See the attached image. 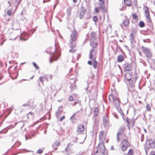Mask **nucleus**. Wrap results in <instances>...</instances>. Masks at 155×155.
Listing matches in <instances>:
<instances>
[{
	"instance_id": "1",
	"label": "nucleus",
	"mask_w": 155,
	"mask_h": 155,
	"mask_svg": "<svg viewBox=\"0 0 155 155\" xmlns=\"http://www.w3.org/2000/svg\"><path fill=\"white\" fill-rule=\"evenodd\" d=\"M59 47V44L55 43L54 48H52L51 47H50L46 50L47 53L51 55L50 59L51 63L54 61L57 60L60 56L59 51L58 50Z\"/></svg>"
},
{
	"instance_id": "2",
	"label": "nucleus",
	"mask_w": 155,
	"mask_h": 155,
	"mask_svg": "<svg viewBox=\"0 0 155 155\" xmlns=\"http://www.w3.org/2000/svg\"><path fill=\"white\" fill-rule=\"evenodd\" d=\"M96 41V39L90 40V46L93 48L90 51L89 58L90 59H92L93 56H94L96 54V51L94 49L96 48L97 45V43Z\"/></svg>"
},
{
	"instance_id": "3",
	"label": "nucleus",
	"mask_w": 155,
	"mask_h": 155,
	"mask_svg": "<svg viewBox=\"0 0 155 155\" xmlns=\"http://www.w3.org/2000/svg\"><path fill=\"white\" fill-rule=\"evenodd\" d=\"M36 31V29H33L29 33L24 32L21 34L20 36V39L21 40L26 41L30 36H31Z\"/></svg>"
},
{
	"instance_id": "4",
	"label": "nucleus",
	"mask_w": 155,
	"mask_h": 155,
	"mask_svg": "<svg viewBox=\"0 0 155 155\" xmlns=\"http://www.w3.org/2000/svg\"><path fill=\"white\" fill-rule=\"evenodd\" d=\"M155 147V142L152 141L151 143L146 144L144 147V149L146 155H147L148 151L149 150L153 149Z\"/></svg>"
},
{
	"instance_id": "5",
	"label": "nucleus",
	"mask_w": 155,
	"mask_h": 155,
	"mask_svg": "<svg viewBox=\"0 0 155 155\" xmlns=\"http://www.w3.org/2000/svg\"><path fill=\"white\" fill-rule=\"evenodd\" d=\"M77 37V32L76 31L74 28L72 31L71 34L70 35V44H72V42H74V43Z\"/></svg>"
},
{
	"instance_id": "6",
	"label": "nucleus",
	"mask_w": 155,
	"mask_h": 155,
	"mask_svg": "<svg viewBox=\"0 0 155 155\" xmlns=\"http://www.w3.org/2000/svg\"><path fill=\"white\" fill-rule=\"evenodd\" d=\"M105 147L103 143H99L97 147V150L95 153H105Z\"/></svg>"
},
{
	"instance_id": "7",
	"label": "nucleus",
	"mask_w": 155,
	"mask_h": 155,
	"mask_svg": "<svg viewBox=\"0 0 155 155\" xmlns=\"http://www.w3.org/2000/svg\"><path fill=\"white\" fill-rule=\"evenodd\" d=\"M141 49L143 53L146 54V56L147 58H150L152 57V54L149 49L143 46H142L141 47Z\"/></svg>"
},
{
	"instance_id": "8",
	"label": "nucleus",
	"mask_w": 155,
	"mask_h": 155,
	"mask_svg": "<svg viewBox=\"0 0 155 155\" xmlns=\"http://www.w3.org/2000/svg\"><path fill=\"white\" fill-rule=\"evenodd\" d=\"M114 103V105L116 107V108L118 110H120V112L121 114V113L123 114V112L121 110L120 107V100L117 97H116L115 99H114L113 101Z\"/></svg>"
},
{
	"instance_id": "9",
	"label": "nucleus",
	"mask_w": 155,
	"mask_h": 155,
	"mask_svg": "<svg viewBox=\"0 0 155 155\" xmlns=\"http://www.w3.org/2000/svg\"><path fill=\"white\" fill-rule=\"evenodd\" d=\"M122 146L121 147L122 151H126L127 147L129 146V143L126 139H124L121 143Z\"/></svg>"
},
{
	"instance_id": "10",
	"label": "nucleus",
	"mask_w": 155,
	"mask_h": 155,
	"mask_svg": "<svg viewBox=\"0 0 155 155\" xmlns=\"http://www.w3.org/2000/svg\"><path fill=\"white\" fill-rule=\"evenodd\" d=\"M96 55L94 56H93L92 58L91 59H92V61H89L87 63L88 64L92 65L93 64L92 62H93V67L94 69H97L98 65L97 62L96 60V57H95Z\"/></svg>"
},
{
	"instance_id": "11",
	"label": "nucleus",
	"mask_w": 155,
	"mask_h": 155,
	"mask_svg": "<svg viewBox=\"0 0 155 155\" xmlns=\"http://www.w3.org/2000/svg\"><path fill=\"white\" fill-rule=\"evenodd\" d=\"M145 7L146 8V9L145 10V14L146 16L147 21L148 23L151 22V19L149 14V11L148 8L146 6H145Z\"/></svg>"
},
{
	"instance_id": "12",
	"label": "nucleus",
	"mask_w": 155,
	"mask_h": 155,
	"mask_svg": "<svg viewBox=\"0 0 155 155\" xmlns=\"http://www.w3.org/2000/svg\"><path fill=\"white\" fill-rule=\"evenodd\" d=\"M78 16L81 19L84 18L85 13V10L82 8L78 12Z\"/></svg>"
},
{
	"instance_id": "13",
	"label": "nucleus",
	"mask_w": 155,
	"mask_h": 155,
	"mask_svg": "<svg viewBox=\"0 0 155 155\" xmlns=\"http://www.w3.org/2000/svg\"><path fill=\"white\" fill-rule=\"evenodd\" d=\"M132 73H126L124 75V77L128 81H130L132 80Z\"/></svg>"
},
{
	"instance_id": "14",
	"label": "nucleus",
	"mask_w": 155,
	"mask_h": 155,
	"mask_svg": "<svg viewBox=\"0 0 155 155\" xmlns=\"http://www.w3.org/2000/svg\"><path fill=\"white\" fill-rule=\"evenodd\" d=\"M103 123L104 126L107 127L108 126L109 119L107 116L106 115L103 117Z\"/></svg>"
},
{
	"instance_id": "15",
	"label": "nucleus",
	"mask_w": 155,
	"mask_h": 155,
	"mask_svg": "<svg viewBox=\"0 0 155 155\" xmlns=\"http://www.w3.org/2000/svg\"><path fill=\"white\" fill-rule=\"evenodd\" d=\"M125 65H126L124 67V69L125 71H130L132 69L131 65V64L127 63Z\"/></svg>"
},
{
	"instance_id": "16",
	"label": "nucleus",
	"mask_w": 155,
	"mask_h": 155,
	"mask_svg": "<svg viewBox=\"0 0 155 155\" xmlns=\"http://www.w3.org/2000/svg\"><path fill=\"white\" fill-rule=\"evenodd\" d=\"M84 126L83 125L80 124L78 126L77 131L78 132H82L84 130Z\"/></svg>"
},
{
	"instance_id": "17",
	"label": "nucleus",
	"mask_w": 155,
	"mask_h": 155,
	"mask_svg": "<svg viewBox=\"0 0 155 155\" xmlns=\"http://www.w3.org/2000/svg\"><path fill=\"white\" fill-rule=\"evenodd\" d=\"M124 59V56L122 55H120L118 56L117 58V61L118 62H120L122 61Z\"/></svg>"
},
{
	"instance_id": "18",
	"label": "nucleus",
	"mask_w": 155,
	"mask_h": 155,
	"mask_svg": "<svg viewBox=\"0 0 155 155\" xmlns=\"http://www.w3.org/2000/svg\"><path fill=\"white\" fill-rule=\"evenodd\" d=\"M62 108V106H61L60 107H59L58 110L57 112L56 113V115L57 117H58L61 114L62 112V110L60 109V108Z\"/></svg>"
},
{
	"instance_id": "19",
	"label": "nucleus",
	"mask_w": 155,
	"mask_h": 155,
	"mask_svg": "<svg viewBox=\"0 0 155 155\" xmlns=\"http://www.w3.org/2000/svg\"><path fill=\"white\" fill-rule=\"evenodd\" d=\"M60 144V142L58 141L55 142L52 145V147L55 149H57L58 146Z\"/></svg>"
},
{
	"instance_id": "20",
	"label": "nucleus",
	"mask_w": 155,
	"mask_h": 155,
	"mask_svg": "<svg viewBox=\"0 0 155 155\" xmlns=\"http://www.w3.org/2000/svg\"><path fill=\"white\" fill-rule=\"evenodd\" d=\"M98 109L97 107H95L94 111V116L96 117L97 116L98 113Z\"/></svg>"
},
{
	"instance_id": "21",
	"label": "nucleus",
	"mask_w": 155,
	"mask_h": 155,
	"mask_svg": "<svg viewBox=\"0 0 155 155\" xmlns=\"http://www.w3.org/2000/svg\"><path fill=\"white\" fill-rule=\"evenodd\" d=\"M44 78H45L46 80L48 81V80L49 79H51L52 78V76L51 75L48 74L45 75H44Z\"/></svg>"
},
{
	"instance_id": "22",
	"label": "nucleus",
	"mask_w": 155,
	"mask_h": 155,
	"mask_svg": "<svg viewBox=\"0 0 155 155\" xmlns=\"http://www.w3.org/2000/svg\"><path fill=\"white\" fill-rule=\"evenodd\" d=\"M130 42L131 44H133L134 42H135L134 41V38L133 36V34H131L130 35Z\"/></svg>"
},
{
	"instance_id": "23",
	"label": "nucleus",
	"mask_w": 155,
	"mask_h": 155,
	"mask_svg": "<svg viewBox=\"0 0 155 155\" xmlns=\"http://www.w3.org/2000/svg\"><path fill=\"white\" fill-rule=\"evenodd\" d=\"M123 23L124 25L125 26H126L129 24V21L127 19H125L123 20Z\"/></svg>"
},
{
	"instance_id": "24",
	"label": "nucleus",
	"mask_w": 155,
	"mask_h": 155,
	"mask_svg": "<svg viewBox=\"0 0 155 155\" xmlns=\"http://www.w3.org/2000/svg\"><path fill=\"white\" fill-rule=\"evenodd\" d=\"M109 100L110 101H111L112 100L114 101V99H115L114 97L113 96L112 94H110L108 96Z\"/></svg>"
},
{
	"instance_id": "25",
	"label": "nucleus",
	"mask_w": 155,
	"mask_h": 155,
	"mask_svg": "<svg viewBox=\"0 0 155 155\" xmlns=\"http://www.w3.org/2000/svg\"><path fill=\"white\" fill-rule=\"evenodd\" d=\"M124 3L125 5L128 6H130L131 3L129 0H124Z\"/></svg>"
},
{
	"instance_id": "26",
	"label": "nucleus",
	"mask_w": 155,
	"mask_h": 155,
	"mask_svg": "<svg viewBox=\"0 0 155 155\" xmlns=\"http://www.w3.org/2000/svg\"><path fill=\"white\" fill-rule=\"evenodd\" d=\"M101 9L102 10V12L103 13H105L107 12V10L105 8L104 6V5H103L101 6H100Z\"/></svg>"
},
{
	"instance_id": "27",
	"label": "nucleus",
	"mask_w": 155,
	"mask_h": 155,
	"mask_svg": "<svg viewBox=\"0 0 155 155\" xmlns=\"http://www.w3.org/2000/svg\"><path fill=\"white\" fill-rule=\"evenodd\" d=\"M91 39L94 40V39H96V38L95 37V34L94 33L92 32L91 35Z\"/></svg>"
},
{
	"instance_id": "28",
	"label": "nucleus",
	"mask_w": 155,
	"mask_h": 155,
	"mask_svg": "<svg viewBox=\"0 0 155 155\" xmlns=\"http://www.w3.org/2000/svg\"><path fill=\"white\" fill-rule=\"evenodd\" d=\"M139 25L140 27L142 28L145 26V24L143 21H140L139 23Z\"/></svg>"
},
{
	"instance_id": "29",
	"label": "nucleus",
	"mask_w": 155,
	"mask_h": 155,
	"mask_svg": "<svg viewBox=\"0 0 155 155\" xmlns=\"http://www.w3.org/2000/svg\"><path fill=\"white\" fill-rule=\"evenodd\" d=\"M21 144V143L20 142L18 141H16V143H15L12 147H11V148H12L15 145V146H17V147H18Z\"/></svg>"
},
{
	"instance_id": "30",
	"label": "nucleus",
	"mask_w": 155,
	"mask_h": 155,
	"mask_svg": "<svg viewBox=\"0 0 155 155\" xmlns=\"http://www.w3.org/2000/svg\"><path fill=\"white\" fill-rule=\"evenodd\" d=\"M148 25L150 27V29L152 30H153V24L151 22L148 23Z\"/></svg>"
},
{
	"instance_id": "31",
	"label": "nucleus",
	"mask_w": 155,
	"mask_h": 155,
	"mask_svg": "<svg viewBox=\"0 0 155 155\" xmlns=\"http://www.w3.org/2000/svg\"><path fill=\"white\" fill-rule=\"evenodd\" d=\"M77 104H79L80 105H81V101L80 100H77L76 101L74 102L73 105L75 106Z\"/></svg>"
},
{
	"instance_id": "32",
	"label": "nucleus",
	"mask_w": 155,
	"mask_h": 155,
	"mask_svg": "<svg viewBox=\"0 0 155 155\" xmlns=\"http://www.w3.org/2000/svg\"><path fill=\"white\" fill-rule=\"evenodd\" d=\"M122 134V132L120 133H117V142H119L120 140V138H119L118 136L119 135H121Z\"/></svg>"
},
{
	"instance_id": "33",
	"label": "nucleus",
	"mask_w": 155,
	"mask_h": 155,
	"mask_svg": "<svg viewBox=\"0 0 155 155\" xmlns=\"http://www.w3.org/2000/svg\"><path fill=\"white\" fill-rule=\"evenodd\" d=\"M131 81V82L130 83L129 82V86L131 88H133L134 87V83L133 82H132V81ZM129 82H130V81Z\"/></svg>"
},
{
	"instance_id": "34",
	"label": "nucleus",
	"mask_w": 155,
	"mask_h": 155,
	"mask_svg": "<svg viewBox=\"0 0 155 155\" xmlns=\"http://www.w3.org/2000/svg\"><path fill=\"white\" fill-rule=\"evenodd\" d=\"M132 17L134 20H136L138 18L137 15L135 13H134L132 15Z\"/></svg>"
},
{
	"instance_id": "35",
	"label": "nucleus",
	"mask_w": 155,
	"mask_h": 155,
	"mask_svg": "<svg viewBox=\"0 0 155 155\" xmlns=\"http://www.w3.org/2000/svg\"><path fill=\"white\" fill-rule=\"evenodd\" d=\"M103 134H104L103 131H101L100 132V133H99V138H100V139L102 138L103 137Z\"/></svg>"
},
{
	"instance_id": "36",
	"label": "nucleus",
	"mask_w": 155,
	"mask_h": 155,
	"mask_svg": "<svg viewBox=\"0 0 155 155\" xmlns=\"http://www.w3.org/2000/svg\"><path fill=\"white\" fill-rule=\"evenodd\" d=\"M133 151V149H130L129 150V151L128 152L127 155H132L133 153L132 151Z\"/></svg>"
},
{
	"instance_id": "37",
	"label": "nucleus",
	"mask_w": 155,
	"mask_h": 155,
	"mask_svg": "<svg viewBox=\"0 0 155 155\" xmlns=\"http://www.w3.org/2000/svg\"><path fill=\"white\" fill-rule=\"evenodd\" d=\"M93 20L95 22H96L98 21L97 18V16H94L93 18Z\"/></svg>"
},
{
	"instance_id": "38",
	"label": "nucleus",
	"mask_w": 155,
	"mask_h": 155,
	"mask_svg": "<svg viewBox=\"0 0 155 155\" xmlns=\"http://www.w3.org/2000/svg\"><path fill=\"white\" fill-rule=\"evenodd\" d=\"M32 64L36 69H38L39 68V67L35 63L33 62Z\"/></svg>"
},
{
	"instance_id": "39",
	"label": "nucleus",
	"mask_w": 155,
	"mask_h": 155,
	"mask_svg": "<svg viewBox=\"0 0 155 155\" xmlns=\"http://www.w3.org/2000/svg\"><path fill=\"white\" fill-rule=\"evenodd\" d=\"M104 1H99V4L100 5V6L104 5Z\"/></svg>"
},
{
	"instance_id": "40",
	"label": "nucleus",
	"mask_w": 155,
	"mask_h": 155,
	"mask_svg": "<svg viewBox=\"0 0 155 155\" xmlns=\"http://www.w3.org/2000/svg\"><path fill=\"white\" fill-rule=\"evenodd\" d=\"M75 81L74 82V83L72 84L71 85V87H73L71 88V90H72L73 89H74L75 88Z\"/></svg>"
},
{
	"instance_id": "41",
	"label": "nucleus",
	"mask_w": 155,
	"mask_h": 155,
	"mask_svg": "<svg viewBox=\"0 0 155 155\" xmlns=\"http://www.w3.org/2000/svg\"><path fill=\"white\" fill-rule=\"evenodd\" d=\"M152 141H154V140H152L151 139H147L146 140V143L147 144L148 143H151Z\"/></svg>"
},
{
	"instance_id": "42",
	"label": "nucleus",
	"mask_w": 155,
	"mask_h": 155,
	"mask_svg": "<svg viewBox=\"0 0 155 155\" xmlns=\"http://www.w3.org/2000/svg\"><path fill=\"white\" fill-rule=\"evenodd\" d=\"M146 109L148 111H150V106L149 104H147L146 106Z\"/></svg>"
},
{
	"instance_id": "43",
	"label": "nucleus",
	"mask_w": 155,
	"mask_h": 155,
	"mask_svg": "<svg viewBox=\"0 0 155 155\" xmlns=\"http://www.w3.org/2000/svg\"><path fill=\"white\" fill-rule=\"evenodd\" d=\"M123 128L122 127H120L119 129V132H118V133H120L122 132V134L123 133Z\"/></svg>"
},
{
	"instance_id": "44",
	"label": "nucleus",
	"mask_w": 155,
	"mask_h": 155,
	"mask_svg": "<svg viewBox=\"0 0 155 155\" xmlns=\"http://www.w3.org/2000/svg\"><path fill=\"white\" fill-rule=\"evenodd\" d=\"M43 78L44 77H40L39 79L40 82H41L42 84L43 83Z\"/></svg>"
},
{
	"instance_id": "45",
	"label": "nucleus",
	"mask_w": 155,
	"mask_h": 155,
	"mask_svg": "<svg viewBox=\"0 0 155 155\" xmlns=\"http://www.w3.org/2000/svg\"><path fill=\"white\" fill-rule=\"evenodd\" d=\"M7 13L8 15L10 16L12 14V12L10 10H9L7 12Z\"/></svg>"
},
{
	"instance_id": "46",
	"label": "nucleus",
	"mask_w": 155,
	"mask_h": 155,
	"mask_svg": "<svg viewBox=\"0 0 155 155\" xmlns=\"http://www.w3.org/2000/svg\"><path fill=\"white\" fill-rule=\"evenodd\" d=\"M94 155H105L104 153H98L97 154L95 153Z\"/></svg>"
},
{
	"instance_id": "47",
	"label": "nucleus",
	"mask_w": 155,
	"mask_h": 155,
	"mask_svg": "<svg viewBox=\"0 0 155 155\" xmlns=\"http://www.w3.org/2000/svg\"><path fill=\"white\" fill-rule=\"evenodd\" d=\"M73 42H72V44H71V47L72 49H73L75 47V45H73Z\"/></svg>"
},
{
	"instance_id": "48",
	"label": "nucleus",
	"mask_w": 155,
	"mask_h": 155,
	"mask_svg": "<svg viewBox=\"0 0 155 155\" xmlns=\"http://www.w3.org/2000/svg\"><path fill=\"white\" fill-rule=\"evenodd\" d=\"M43 152V151L41 149H39L37 151V153L39 154H41Z\"/></svg>"
},
{
	"instance_id": "49",
	"label": "nucleus",
	"mask_w": 155,
	"mask_h": 155,
	"mask_svg": "<svg viewBox=\"0 0 155 155\" xmlns=\"http://www.w3.org/2000/svg\"><path fill=\"white\" fill-rule=\"evenodd\" d=\"M33 114L32 113H31V112H29V113H28L27 114V118H29V116H32V115Z\"/></svg>"
},
{
	"instance_id": "50",
	"label": "nucleus",
	"mask_w": 155,
	"mask_h": 155,
	"mask_svg": "<svg viewBox=\"0 0 155 155\" xmlns=\"http://www.w3.org/2000/svg\"><path fill=\"white\" fill-rule=\"evenodd\" d=\"M76 51V50H74L73 49H70L69 50V52L71 53H74Z\"/></svg>"
},
{
	"instance_id": "51",
	"label": "nucleus",
	"mask_w": 155,
	"mask_h": 155,
	"mask_svg": "<svg viewBox=\"0 0 155 155\" xmlns=\"http://www.w3.org/2000/svg\"><path fill=\"white\" fill-rule=\"evenodd\" d=\"M69 100L70 101H72L73 100L72 96H70L69 98Z\"/></svg>"
},
{
	"instance_id": "52",
	"label": "nucleus",
	"mask_w": 155,
	"mask_h": 155,
	"mask_svg": "<svg viewBox=\"0 0 155 155\" xmlns=\"http://www.w3.org/2000/svg\"><path fill=\"white\" fill-rule=\"evenodd\" d=\"M95 11L96 12L98 13L99 10V8H95Z\"/></svg>"
},
{
	"instance_id": "53",
	"label": "nucleus",
	"mask_w": 155,
	"mask_h": 155,
	"mask_svg": "<svg viewBox=\"0 0 155 155\" xmlns=\"http://www.w3.org/2000/svg\"><path fill=\"white\" fill-rule=\"evenodd\" d=\"M65 116L64 115L62 116L60 118L59 120L60 121H61L63 119L65 118Z\"/></svg>"
},
{
	"instance_id": "54",
	"label": "nucleus",
	"mask_w": 155,
	"mask_h": 155,
	"mask_svg": "<svg viewBox=\"0 0 155 155\" xmlns=\"http://www.w3.org/2000/svg\"><path fill=\"white\" fill-rule=\"evenodd\" d=\"M150 155H155V152L153 151H151Z\"/></svg>"
},
{
	"instance_id": "55",
	"label": "nucleus",
	"mask_w": 155,
	"mask_h": 155,
	"mask_svg": "<svg viewBox=\"0 0 155 155\" xmlns=\"http://www.w3.org/2000/svg\"><path fill=\"white\" fill-rule=\"evenodd\" d=\"M149 41V39H148V40H147V39H144L143 40V41L144 42H147L148 41Z\"/></svg>"
},
{
	"instance_id": "56",
	"label": "nucleus",
	"mask_w": 155,
	"mask_h": 155,
	"mask_svg": "<svg viewBox=\"0 0 155 155\" xmlns=\"http://www.w3.org/2000/svg\"><path fill=\"white\" fill-rule=\"evenodd\" d=\"M23 106H30V104H24L23 105H22Z\"/></svg>"
},
{
	"instance_id": "57",
	"label": "nucleus",
	"mask_w": 155,
	"mask_h": 155,
	"mask_svg": "<svg viewBox=\"0 0 155 155\" xmlns=\"http://www.w3.org/2000/svg\"><path fill=\"white\" fill-rule=\"evenodd\" d=\"M126 122L127 123V124L129 125L130 124V122L128 120V119L127 118L126 120Z\"/></svg>"
},
{
	"instance_id": "58",
	"label": "nucleus",
	"mask_w": 155,
	"mask_h": 155,
	"mask_svg": "<svg viewBox=\"0 0 155 155\" xmlns=\"http://www.w3.org/2000/svg\"><path fill=\"white\" fill-rule=\"evenodd\" d=\"M88 88V84H87V87H86V88H84L85 89H86V91H87V90Z\"/></svg>"
},
{
	"instance_id": "59",
	"label": "nucleus",
	"mask_w": 155,
	"mask_h": 155,
	"mask_svg": "<svg viewBox=\"0 0 155 155\" xmlns=\"http://www.w3.org/2000/svg\"><path fill=\"white\" fill-rule=\"evenodd\" d=\"M75 115V114H74L70 118V120H71V119L73 118V117H74V115Z\"/></svg>"
},
{
	"instance_id": "60",
	"label": "nucleus",
	"mask_w": 155,
	"mask_h": 155,
	"mask_svg": "<svg viewBox=\"0 0 155 155\" xmlns=\"http://www.w3.org/2000/svg\"><path fill=\"white\" fill-rule=\"evenodd\" d=\"M25 140H27L28 139V137L26 136H25Z\"/></svg>"
},
{
	"instance_id": "61",
	"label": "nucleus",
	"mask_w": 155,
	"mask_h": 155,
	"mask_svg": "<svg viewBox=\"0 0 155 155\" xmlns=\"http://www.w3.org/2000/svg\"><path fill=\"white\" fill-rule=\"evenodd\" d=\"M138 52H139V55L140 56H142L141 53V52H140V51H139Z\"/></svg>"
},
{
	"instance_id": "62",
	"label": "nucleus",
	"mask_w": 155,
	"mask_h": 155,
	"mask_svg": "<svg viewBox=\"0 0 155 155\" xmlns=\"http://www.w3.org/2000/svg\"><path fill=\"white\" fill-rule=\"evenodd\" d=\"M28 139H31V137L30 135L28 136Z\"/></svg>"
},
{
	"instance_id": "63",
	"label": "nucleus",
	"mask_w": 155,
	"mask_h": 155,
	"mask_svg": "<svg viewBox=\"0 0 155 155\" xmlns=\"http://www.w3.org/2000/svg\"><path fill=\"white\" fill-rule=\"evenodd\" d=\"M43 120V117H41V118L39 119V120H40V121H41V120Z\"/></svg>"
},
{
	"instance_id": "64",
	"label": "nucleus",
	"mask_w": 155,
	"mask_h": 155,
	"mask_svg": "<svg viewBox=\"0 0 155 155\" xmlns=\"http://www.w3.org/2000/svg\"><path fill=\"white\" fill-rule=\"evenodd\" d=\"M77 0H73V2L74 3H76L77 2Z\"/></svg>"
}]
</instances>
